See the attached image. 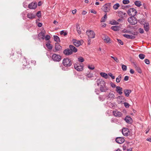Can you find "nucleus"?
I'll list each match as a JSON object with an SVG mask.
<instances>
[{
	"instance_id": "5701e85b",
	"label": "nucleus",
	"mask_w": 151,
	"mask_h": 151,
	"mask_svg": "<svg viewBox=\"0 0 151 151\" xmlns=\"http://www.w3.org/2000/svg\"><path fill=\"white\" fill-rule=\"evenodd\" d=\"M124 120L127 123L129 124H131L132 121V119L131 117L128 116L126 117Z\"/></svg>"
},
{
	"instance_id": "a18cd8bd",
	"label": "nucleus",
	"mask_w": 151,
	"mask_h": 151,
	"mask_svg": "<svg viewBox=\"0 0 151 151\" xmlns=\"http://www.w3.org/2000/svg\"><path fill=\"white\" fill-rule=\"evenodd\" d=\"M87 77L88 78H90L93 76V74L92 73H89L88 74H87L86 75Z\"/></svg>"
},
{
	"instance_id": "774afa93",
	"label": "nucleus",
	"mask_w": 151,
	"mask_h": 151,
	"mask_svg": "<svg viewBox=\"0 0 151 151\" xmlns=\"http://www.w3.org/2000/svg\"><path fill=\"white\" fill-rule=\"evenodd\" d=\"M118 98H119V99H124V97H123V96H119L118 97Z\"/></svg>"
},
{
	"instance_id": "338daca9",
	"label": "nucleus",
	"mask_w": 151,
	"mask_h": 151,
	"mask_svg": "<svg viewBox=\"0 0 151 151\" xmlns=\"http://www.w3.org/2000/svg\"><path fill=\"white\" fill-rule=\"evenodd\" d=\"M95 93H96V94H99V91L98 90L96 89L95 90Z\"/></svg>"
},
{
	"instance_id": "13d9d810",
	"label": "nucleus",
	"mask_w": 151,
	"mask_h": 151,
	"mask_svg": "<svg viewBox=\"0 0 151 151\" xmlns=\"http://www.w3.org/2000/svg\"><path fill=\"white\" fill-rule=\"evenodd\" d=\"M117 40L119 43L121 45H123V43L122 41L119 39H117Z\"/></svg>"
},
{
	"instance_id": "7c9ffc66",
	"label": "nucleus",
	"mask_w": 151,
	"mask_h": 151,
	"mask_svg": "<svg viewBox=\"0 0 151 151\" xmlns=\"http://www.w3.org/2000/svg\"><path fill=\"white\" fill-rule=\"evenodd\" d=\"M144 28L145 30L147 32L148 31L149 29V24L148 23H146L144 24Z\"/></svg>"
},
{
	"instance_id": "9b49d317",
	"label": "nucleus",
	"mask_w": 151,
	"mask_h": 151,
	"mask_svg": "<svg viewBox=\"0 0 151 151\" xmlns=\"http://www.w3.org/2000/svg\"><path fill=\"white\" fill-rule=\"evenodd\" d=\"M115 140L117 143L119 144L123 143L125 141L123 137H117L116 138Z\"/></svg>"
},
{
	"instance_id": "09e8293b",
	"label": "nucleus",
	"mask_w": 151,
	"mask_h": 151,
	"mask_svg": "<svg viewBox=\"0 0 151 151\" xmlns=\"http://www.w3.org/2000/svg\"><path fill=\"white\" fill-rule=\"evenodd\" d=\"M111 58L113 59L117 63H118L119 62V60L116 57H114L113 56H111Z\"/></svg>"
},
{
	"instance_id": "0eeeda50",
	"label": "nucleus",
	"mask_w": 151,
	"mask_h": 151,
	"mask_svg": "<svg viewBox=\"0 0 151 151\" xmlns=\"http://www.w3.org/2000/svg\"><path fill=\"white\" fill-rule=\"evenodd\" d=\"M74 68L78 71H81L83 70V65L80 64H74Z\"/></svg>"
},
{
	"instance_id": "6e6d98bb",
	"label": "nucleus",
	"mask_w": 151,
	"mask_h": 151,
	"mask_svg": "<svg viewBox=\"0 0 151 151\" xmlns=\"http://www.w3.org/2000/svg\"><path fill=\"white\" fill-rule=\"evenodd\" d=\"M146 64L148 65L150 64V61L147 59H145L144 60Z\"/></svg>"
},
{
	"instance_id": "e433bc0d",
	"label": "nucleus",
	"mask_w": 151,
	"mask_h": 151,
	"mask_svg": "<svg viewBox=\"0 0 151 151\" xmlns=\"http://www.w3.org/2000/svg\"><path fill=\"white\" fill-rule=\"evenodd\" d=\"M141 2L139 1H136L134 2L135 5L138 7H139L141 6Z\"/></svg>"
},
{
	"instance_id": "2eb2a0df",
	"label": "nucleus",
	"mask_w": 151,
	"mask_h": 151,
	"mask_svg": "<svg viewBox=\"0 0 151 151\" xmlns=\"http://www.w3.org/2000/svg\"><path fill=\"white\" fill-rule=\"evenodd\" d=\"M118 16L121 18H122L123 19L124 17H126L127 14L125 12H124L121 11H118Z\"/></svg>"
},
{
	"instance_id": "864d4df0",
	"label": "nucleus",
	"mask_w": 151,
	"mask_h": 151,
	"mask_svg": "<svg viewBox=\"0 0 151 151\" xmlns=\"http://www.w3.org/2000/svg\"><path fill=\"white\" fill-rule=\"evenodd\" d=\"M50 37L49 35H47L45 37V40H49L50 39Z\"/></svg>"
},
{
	"instance_id": "c03bdc74",
	"label": "nucleus",
	"mask_w": 151,
	"mask_h": 151,
	"mask_svg": "<svg viewBox=\"0 0 151 151\" xmlns=\"http://www.w3.org/2000/svg\"><path fill=\"white\" fill-rule=\"evenodd\" d=\"M60 34L61 35L63 34L64 36H65L67 35V33L66 32H64V30H62L60 32Z\"/></svg>"
},
{
	"instance_id": "3c124183",
	"label": "nucleus",
	"mask_w": 151,
	"mask_h": 151,
	"mask_svg": "<svg viewBox=\"0 0 151 151\" xmlns=\"http://www.w3.org/2000/svg\"><path fill=\"white\" fill-rule=\"evenodd\" d=\"M129 3V0H123V3L124 4H128Z\"/></svg>"
},
{
	"instance_id": "72a5a7b5",
	"label": "nucleus",
	"mask_w": 151,
	"mask_h": 151,
	"mask_svg": "<svg viewBox=\"0 0 151 151\" xmlns=\"http://www.w3.org/2000/svg\"><path fill=\"white\" fill-rule=\"evenodd\" d=\"M107 13H106L104 16L102 17L101 18V22H105L106 20V19L107 18Z\"/></svg>"
},
{
	"instance_id": "c756f323",
	"label": "nucleus",
	"mask_w": 151,
	"mask_h": 151,
	"mask_svg": "<svg viewBox=\"0 0 151 151\" xmlns=\"http://www.w3.org/2000/svg\"><path fill=\"white\" fill-rule=\"evenodd\" d=\"M22 63L23 64V65L25 67L29 64V63L27 62L26 59L25 58H24L23 59Z\"/></svg>"
},
{
	"instance_id": "ea45409f",
	"label": "nucleus",
	"mask_w": 151,
	"mask_h": 151,
	"mask_svg": "<svg viewBox=\"0 0 151 151\" xmlns=\"http://www.w3.org/2000/svg\"><path fill=\"white\" fill-rule=\"evenodd\" d=\"M110 23L112 25H117L119 24L118 22L115 20H113L111 21V22Z\"/></svg>"
},
{
	"instance_id": "052dcab7",
	"label": "nucleus",
	"mask_w": 151,
	"mask_h": 151,
	"mask_svg": "<svg viewBox=\"0 0 151 151\" xmlns=\"http://www.w3.org/2000/svg\"><path fill=\"white\" fill-rule=\"evenodd\" d=\"M90 12L91 13H93L95 14H96L97 13L96 12V11H95L93 9H92V10H91Z\"/></svg>"
},
{
	"instance_id": "aec40b11",
	"label": "nucleus",
	"mask_w": 151,
	"mask_h": 151,
	"mask_svg": "<svg viewBox=\"0 0 151 151\" xmlns=\"http://www.w3.org/2000/svg\"><path fill=\"white\" fill-rule=\"evenodd\" d=\"M73 43L74 45L76 47H78L81 45V42L80 41L76 40H73Z\"/></svg>"
},
{
	"instance_id": "603ef678",
	"label": "nucleus",
	"mask_w": 151,
	"mask_h": 151,
	"mask_svg": "<svg viewBox=\"0 0 151 151\" xmlns=\"http://www.w3.org/2000/svg\"><path fill=\"white\" fill-rule=\"evenodd\" d=\"M110 84L111 86L113 88H114L115 87H116V85L112 82L110 83Z\"/></svg>"
},
{
	"instance_id": "a211bd4d",
	"label": "nucleus",
	"mask_w": 151,
	"mask_h": 151,
	"mask_svg": "<svg viewBox=\"0 0 151 151\" xmlns=\"http://www.w3.org/2000/svg\"><path fill=\"white\" fill-rule=\"evenodd\" d=\"M122 88L120 86H117L116 87V92L119 95H121L122 93Z\"/></svg>"
},
{
	"instance_id": "f8f14e48",
	"label": "nucleus",
	"mask_w": 151,
	"mask_h": 151,
	"mask_svg": "<svg viewBox=\"0 0 151 151\" xmlns=\"http://www.w3.org/2000/svg\"><path fill=\"white\" fill-rule=\"evenodd\" d=\"M109 88L106 86V84L101 86H100V90L101 92H106L108 90Z\"/></svg>"
},
{
	"instance_id": "4be33fe9",
	"label": "nucleus",
	"mask_w": 151,
	"mask_h": 151,
	"mask_svg": "<svg viewBox=\"0 0 151 151\" xmlns=\"http://www.w3.org/2000/svg\"><path fill=\"white\" fill-rule=\"evenodd\" d=\"M36 15L33 13H29L27 14V17L30 19H34L35 18Z\"/></svg>"
},
{
	"instance_id": "49530a36",
	"label": "nucleus",
	"mask_w": 151,
	"mask_h": 151,
	"mask_svg": "<svg viewBox=\"0 0 151 151\" xmlns=\"http://www.w3.org/2000/svg\"><path fill=\"white\" fill-rule=\"evenodd\" d=\"M139 22L141 24H145V20L144 19H143L141 20H140L139 21Z\"/></svg>"
},
{
	"instance_id": "bb28decb",
	"label": "nucleus",
	"mask_w": 151,
	"mask_h": 151,
	"mask_svg": "<svg viewBox=\"0 0 151 151\" xmlns=\"http://www.w3.org/2000/svg\"><path fill=\"white\" fill-rule=\"evenodd\" d=\"M134 66L136 70L139 73H141L142 71L140 68L137 66L136 64L134 63Z\"/></svg>"
},
{
	"instance_id": "1a4fd4ad",
	"label": "nucleus",
	"mask_w": 151,
	"mask_h": 151,
	"mask_svg": "<svg viewBox=\"0 0 151 151\" xmlns=\"http://www.w3.org/2000/svg\"><path fill=\"white\" fill-rule=\"evenodd\" d=\"M37 4L36 2H32L28 5V8L31 9H35L37 6Z\"/></svg>"
},
{
	"instance_id": "bf43d9fd",
	"label": "nucleus",
	"mask_w": 151,
	"mask_h": 151,
	"mask_svg": "<svg viewBox=\"0 0 151 151\" xmlns=\"http://www.w3.org/2000/svg\"><path fill=\"white\" fill-rule=\"evenodd\" d=\"M129 77L128 76H126L124 78V80L125 81H127L129 80Z\"/></svg>"
},
{
	"instance_id": "a19ab883",
	"label": "nucleus",
	"mask_w": 151,
	"mask_h": 151,
	"mask_svg": "<svg viewBox=\"0 0 151 151\" xmlns=\"http://www.w3.org/2000/svg\"><path fill=\"white\" fill-rule=\"evenodd\" d=\"M139 58L141 59H143L145 57V55L143 54H140L139 55Z\"/></svg>"
},
{
	"instance_id": "f704fd0d",
	"label": "nucleus",
	"mask_w": 151,
	"mask_h": 151,
	"mask_svg": "<svg viewBox=\"0 0 151 151\" xmlns=\"http://www.w3.org/2000/svg\"><path fill=\"white\" fill-rule=\"evenodd\" d=\"M76 30L78 32V33L80 35L81 33V32L80 30V28L79 27V26L78 25H76Z\"/></svg>"
},
{
	"instance_id": "393cba45",
	"label": "nucleus",
	"mask_w": 151,
	"mask_h": 151,
	"mask_svg": "<svg viewBox=\"0 0 151 151\" xmlns=\"http://www.w3.org/2000/svg\"><path fill=\"white\" fill-rule=\"evenodd\" d=\"M111 29L114 31H118L120 29V27L118 26H112Z\"/></svg>"
},
{
	"instance_id": "69168bd1",
	"label": "nucleus",
	"mask_w": 151,
	"mask_h": 151,
	"mask_svg": "<svg viewBox=\"0 0 151 151\" xmlns=\"http://www.w3.org/2000/svg\"><path fill=\"white\" fill-rule=\"evenodd\" d=\"M130 72L132 74H133L134 73V71L132 69L130 70Z\"/></svg>"
},
{
	"instance_id": "5fc2aeb1",
	"label": "nucleus",
	"mask_w": 151,
	"mask_h": 151,
	"mask_svg": "<svg viewBox=\"0 0 151 151\" xmlns=\"http://www.w3.org/2000/svg\"><path fill=\"white\" fill-rule=\"evenodd\" d=\"M108 75L109 76H110L113 79H114L115 78V76H113V74L111 73H109Z\"/></svg>"
},
{
	"instance_id": "e2e57ef3",
	"label": "nucleus",
	"mask_w": 151,
	"mask_h": 151,
	"mask_svg": "<svg viewBox=\"0 0 151 151\" xmlns=\"http://www.w3.org/2000/svg\"><path fill=\"white\" fill-rule=\"evenodd\" d=\"M123 18H121L120 19H118L117 21L118 22H121L123 21Z\"/></svg>"
},
{
	"instance_id": "c85d7f7f",
	"label": "nucleus",
	"mask_w": 151,
	"mask_h": 151,
	"mask_svg": "<svg viewBox=\"0 0 151 151\" xmlns=\"http://www.w3.org/2000/svg\"><path fill=\"white\" fill-rule=\"evenodd\" d=\"M100 75L102 77L105 78V79H107L108 78V75L107 74L104 72H101L100 73Z\"/></svg>"
},
{
	"instance_id": "4d7b16f0",
	"label": "nucleus",
	"mask_w": 151,
	"mask_h": 151,
	"mask_svg": "<svg viewBox=\"0 0 151 151\" xmlns=\"http://www.w3.org/2000/svg\"><path fill=\"white\" fill-rule=\"evenodd\" d=\"M124 106L127 108H128L129 107V105L128 103L127 102H125L124 103Z\"/></svg>"
},
{
	"instance_id": "ddd939ff",
	"label": "nucleus",
	"mask_w": 151,
	"mask_h": 151,
	"mask_svg": "<svg viewBox=\"0 0 151 151\" xmlns=\"http://www.w3.org/2000/svg\"><path fill=\"white\" fill-rule=\"evenodd\" d=\"M62 49V47L58 43H55V51L54 50V52H56L58 51H60Z\"/></svg>"
},
{
	"instance_id": "39448f33",
	"label": "nucleus",
	"mask_w": 151,
	"mask_h": 151,
	"mask_svg": "<svg viewBox=\"0 0 151 151\" xmlns=\"http://www.w3.org/2000/svg\"><path fill=\"white\" fill-rule=\"evenodd\" d=\"M137 11L134 8H130L127 11V13L129 16H134L137 13Z\"/></svg>"
},
{
	"instance_id": "58836bf2",
	"label": "nucleus",
	"mask_w": 151,
	"mask_h": 151,
	"mask_svg": "<svg viewBox=\"0 0 151 151\" xmlns=\"http://www.w3.org/2000/svg\"><path fill=\"white\" fill-rule=\"evenodd\" d=\"M121 78H122L121 75H119L118 76V77L116 78V81L117 83H119L120 82V81L121 79Z\"/></svg>"
},
{
	"instance_id": "4c0bfd02",
	"label": "nucleus",
	"mask_w": 151,
	"mask_h": 151,
	"mask_svg": "<svg viewBox=\"0 0 151 151\" xmlns=\"http://www.w3.org/2000/svg\"><path fill=\"white\" fill-rule=\"evenodd\" d=\"M47 47L49 50H51L52 48V47L50 44L47 43L46 45Z\"/></svg>"
},
{
	"instance_id": "20e7f679",
	"label": "nucleus",
	"mask_w": 151,
	"mask_h": 151,
	"mask_svg": "<svg viewBox=\"0 0 151 151\" xmlns=\"http://www.w3.org/2000/svg\"><path fill=\"white\" fill-rule=\"evenodd\" d=\"M102 9L106 13L109 12L111 9L110 4L108 3L104 5Z\"/></svg>"
},
{
	"instance_id": "9d476101",
	"label": "nucleus",
	"mask_w": 151,
	"mask_h": 151,
	"mask_svg": "<svg viewBox=\"0 0 151 151\" xmlns=\"http://www.w3.org/2000/svg\"><path fill=\"white\" fill-rule=\"evenodd\" d=\"M97 84L98 86H101L106 84L105 82L101 79H99L96 81Z\"/></svg>"
},
{
	"instance_id": "8fccbe9b",
	"label": "nucleus",
	"mask_w": 151,
	"mask_h": 151,
	"mask_svg": "<svg viewBox=\"0 0 151 151\" xmlns=\"http://www.w3.org/2000/svg\"><path fill=\"white\" fill-rule=\"evenodd\" d=\"M88 68L91 70H93L95 68L94 66L93 65H89L88 66Z\"/></svg>"
},
{
	"instance_id": "c9c22d12",
	"label": "nucleus",
	"mask_w": 151,
	"mask_h": 151,
	"mask_svg": "<svg viewBox=\"0 0 151 151\" xmlns=\"http://www.w3.org/2000/svg\"><path fill=\"white\" fill-rule=\"evenodd\" d=\"M120 5L119 3H116L113 6L114 9L116 10L118 9V8L119 7Z\"/></svg>"
},
{
	"instance_id": "7ed1b4c3",
	"label": "nucleus",
	"mask_w": 151,
	"mask_h": 151,
	"mask_svg": "<svg viewBox=\"0 0 151 151\" xmlns=\"http://www.w3.org/2000/svg\"><path fill=\"white\" fill-rule=\"evenodd\" d=\"M52 58L53 60L55 62H59L61 60V56L56 54H53L52 55Z\"/></svg>"
},
{
	"instance_id": "a878e982",
	"label": "nucleus",
	"mask_w": 151,
	"mask_h": 151,
	"mask_svg": "<svg viewBox=\"0 0 151 151\" xmlns=\"http://www.w3.org/2000/svg\"><path fill=\"white\" fill-rule=\"evenodd\" d=\"M107 96L108 98L113 99H114L115 95L114 93H113L110 92L109 94Z\"/></svg>"
},
{
	"instance_id": "37998d69",
	"label": "nucleus",
	"mask_w": 151,
	"mask_h": 151,
	"mask_svg": "<svg viewBox=\"0 0 151 151\" xmlns=\"http://www.w3.org/2000/svg\"><path fill=\"white\" fill-rule=\"evenodd\" d=\"M122 69L124 71H126L127 69V67L126 65H122Z\"/></svg>"
},
{
	"instance_id": "f257e3e1",
	"label": "nucleus",
	"mask_w": 151,
	"mask_h": 151,
	"mask_svg": "<svg viewBox=\"0 0 151 151\" xmlns=\"http://www.w3.org/2000/svg\"><path fill=\"white\" fill-rule=\"evenodd\" d=\"M62 63L65 67H70L72 65V61L68 58H65L63 60Z\"/></svg>"
},
{
	"instance_id": "de8ad7c7",
	"label": "nucleus",
	"mask_w": 151,
	"mask_h": 151,
	"mask_svg": "<svg viewBox=\"0 0 151 151\" xmlns=\"http://www.w3.org/2000/svg\"><path fill=\"white\" fill-rule=\"evenodd\" d=\"M36 15L38 17H41V13L40 11H38Z\"/></svg>"
},
{
	"instance_id": "423d86ee",
	"label": "nucleus",
	"mask_w": 151,
	"mask_h": 151,
	"mask_svg": "<svg viewBox=\"0 0 151 151\" xmlns=\"http://www.w3.org/2000/svg\"><path fill=\"white\" fill-rule=\"evenodd\" d=\"M86 33L89 38H93L95 37V34L93 31H87Z\"/></svg>"
},
{
	"instance_id": "b1692460",
	"label": "nucleus",
	"mask_w": 151,
	"mask_h": 151,
	"mask_svg": "<svg viewBox=\"0 0 151 151\" xmlns=\"http://www.w3.org/2000/svg\"><path fill=\"white\" fill-rule=\"evenodd\" d=\"M131 91L129 89H125L124 91V92L125 94V96L127 97H128L129 96V94L131 93Z\"/></svg>"
},
{
	"instance_id": "f3484780",
	"label": "nucleus",
	"mask_w": 151,
	"mask_h": 151,
	"mask_svg": "<svg viewBox=\"0 0 151 151\" xmlns=\"http://www.w3.org/2000/svg\"><path fill=\"white\" fill-rule=\"evenodd\" d=\"M45 32L44 31H42L40 32L38 35V37L39 39H44L45 38Z\"/></svg>"
},
{
	"instance_id": "680f3d73",
	"label": "nucleus",
	"mask_w": 151,
	"mask_h": 151,
	"mask_svg": "<svg viewBox=\"0 0 151 151\" xmlns=\"http://www.w3.org/2000/svg\"><path fill=\"white\" fill-rule=\"evenodd\" d=\"M139 32L141 33H144V30L142 29L139 28Z\"/></svg>"
},
{
	"instance_id": "6e6552de",
	"label": "nucleus",
	"mask_w": 151,
	"mask_h": 151,
	"mask_svg": "<svg viewBox=\"0 0 151 151\" xmlns=\"http://www.w3.org/2000/svg\"><path fill=\"white\" fill-rule=\"evenodd\" d=\"M122 133L125 136H127L129 134V129L127 128H124L122 129Z\"/></svg>"
},
{
	"instance_id": "0e129e2a",
	"label": "nucleus",
	"mask_w": 151,
	"mask_h": 151,
	"mask_svg": "<svg viewBox=\"0 0 151 151\" xmlns=\"http://www.w3.org/2000/svg\"><path fill=\"white\" fill-rule=\"evenodd\" d=\"M37 26L39 27H41L42 26V24L41 23L39 22Z\"/></svg>"
},
{
	"instance_id": "f03ea898",
	"label": "nucleus",
	"mask_w": 151,
	"mask_h": 151,
	"mask_svg": "<svg viewBox=\"0 0 151 151\" xmlns=\"http://www.w3.org/2000/svg\"><path fill=\"white\" fill-rule=\"evenodd\" d=\"M128 21L131 25H134L137 23V20L134 16H131L128 19Z\"/></svg>"
},
{
	"instance_id": "473e14b6",
	"label": "nucleus",
	"mask_w": 151,
	"mask_h": 151,
	"mask_svg": "<svg viewBox=\"0 0 151 151\" xmlns=\"http://www.w3.org/2000/svg\"><path fill=\"white\" fill-rule=\"evenodd\" d=\"M54 39L55 41L57 42H60V40L59 37L57 35H54L53 36Z\"/></svg>"
},
{
	"instance_id": "6ab92c4d",
	"label": "nucleus",
	"mask_w": 151,
	"mask_h": 151,
	"mask_svg": "<svg viewBox=\"0 0 151 151\" xmlns=\"http://www.w3.org/2000/svg\"><path fill=\"white\" fill-rule=\"evenodd\" d=\"M123 36L125 38L128 39H133L135 38V37L132 35H128L127 34H124Z\"/></svg>"
},
{
	"instance_id": "2f4dec72",
	"label": "nucleus",
	"mask_w": 151,
	"mask_h": 151,
	"mask_svg": "<svg viewBox=\"0 0 151 151\" xmlns=\"http://www.w3.org/2000/svg\"><path fill=\"white\" fill-rule=\"evenodd\" d=\"M99 99L100 101H103L105 100V96L104 95H100L99 97Z\"/></svg>"
},
{
	"instance_id": "dca6fc26",
	"label": "nucleus",
	"mask_w": 151,
	"mask_h": 151,
	"mask_svg": "<svg viewBox=\"0 0 151 151\" xmlns=\"http://www.w3.org/2000/svg\"><path fill=\"white\" fill-rule=\"evenodd\" d=\"M113 113L114 116H115L120 117L122 116V114L121 112L117 111H113Z\"/></svg>"
},
{
	"instance_id": "412c9836",
	"label": "nucleus",
	"mask_w": 151,
	"mask_h": 151,
	"mask_svg": "<svg viewBox=\"0 0 151 151\" xmlns=\"http://www.w3.org/2000/svg\"><path fill=\"white\" fill-rule=\"evenodd\" d=\"M70 49L72 51V53L73 52H76L77 51V49L74 47L73 45H70L69 46Z\"/></svg>"
},
{
	"instance_id": "79ce46f5",
	"label": "nucleus",
	"mask_w": 151,
	"mask_h": 151,
	"mask_svg": "<svg viewBox=\"0 0 151 151\" xmlns=\"http://www.w3.org/2000/svg\"><path fill=\"white\" fill-rule=\"evenodd\" d=\"M78 60L81 63L83 62L84 61V58L81 57H79L78 58Z\"/></svg>"
},
{
	"instance_id": "4468645a",
	"label": "nucleus",
	"mask_w": 151,
	"mask_h": 151,
	"mask_svg": "<svg viewBox=\"0 0 151 151\" xmlns=\"http://www.w3.org/2000/svg\"><path fill=\"white\" fill-rule=\"evenodd\" d=\"M63 54L66 55L68 56L72 54V51L70 49H67L64 50L63 52Z\"/></svg>"
},
{
	"instance_id": "cd10ccee",
	"label": "nucleus",
	"mask_w": 151,
	"mask_h": 151,
	"mask_svg": "<svg viewBox=\"0 0 151 151\" xmlns=\"http://www.w3.org/2000/svg\"><path fill=\"white\" fill-rule=\"evenodd\" d=\"M104 40L106 43H111V42H110L111 40L110 39L109 37L107 36H105V38L104 39Z\"/></svg>"
}]
</instances>
